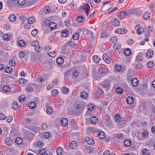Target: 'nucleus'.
<instances>
[{
  "label": "nucleus",
  "instance_id": "nucleus-1",
  "mask_svg": "<svg viewBox=\"0 0 155 155\" xmlns=\"http://www.w3.org/2000/svg\"><path fill=\"white\" fill-rule=\"evenodd\" d=\"M80 8L83 9L85 11V14L87 16H88L89 13V10L90 8L89 4L87 3H83L82 4Z\"/></svg>",
  "mask_w": 155,
  "mask_h": 155
},
{
  "label": "nucleus",
  "instance_id": "nucleus-2",
  "mask_svg": "<svg viewBox=\"0 0 155 155\" xmlns=\"http://www.w3.org/2000/svg\"><path fill=\"white\" fill-rule=\"evenodd\" d=\"M127 32V30L125 28H119L116 30L115 31V32L116 33L124 34L126 33Z\"/></svg>",
  "mask_w": 155,
  "mask_h": 155
},
{
  "label": "nucleus",
  "instance_id": "nucleus-3",
  "mask_svg": "<svg viewBox=\"0 0 155 155\" xmlns=\"http://www.w3.org/2000/svg\"><path fill=\"white\" fill-rule=\"evenodd\" d=\"M111 84V81L108 79H107L105 80L104 82L103 86V87L105 88L108 89L110 86Z\"/></svg>",
  "mask_w": 155,
  "mask_h": 155
},
{
  "label": "nucleus",
  "instance_id": "nucleus-4",
  "mask_svg": "<svg viewBox=\"0 0 155 155\" xmlns=\"http://www.w3.org/2000/svg\"><path fill=\"white\" fill-rule=\"evenodd\" d=\"M134 28L135 30H137V33L138 34H141L143 32V29L141 28V26L139 25H137Z\"/></svg>",
  "mask_w": 155,
  "mask_h": 155
},
{
  "label": "nucleus",
  "instance_id": "nucleus-5",
  "mask_svg": "<svg viewBox=\"0 0 155 155\" xmlns=\"http://www.w3.org/2000/svg\"><path fill=\"white\" fill-rule=\"evenodd\" d=\"M103 60L107 63L109 64L111 62L110 58L108 56L107 54H104L102 56Z\"/></svg>",
  "mask_w": 155,
  "mask_h": 155
},
{
  "label": "nucleus",
  "instance_id": "nucleus-6",
  "mask_svg": "<svg viewBox=\"0 0 155 155\" xmlns=\"http://www.w3.org/2000/svg\"><path fill=\"white\" fill-rule=\"evenodd\" d=\"M110 21L112 24L114 26H117L120 24L119 20L117 18L112 19Z\"/></svg>",
  "mask_w": 155,
  "mask_h": 155
},
{
  "label": "nucleus",
  "instance_id": "nucleus-7",
  "mask_svg": "<svg viewBox=\"0 0 155 155\" xmlns=\"http://www.w3.org/2000/svg\"><path fill=\"white\" fill-rule=\"evenodd\" d=\"M131 85L134 86H137L139 84V81L136 78H133L131 81Z\"/></svg>",
  "mask_w": 155,
  "mask_h": 155
},
{
  "label": "nucleus",
  "instance_id": "nucleus-8",
  "mask_svg": "<svg viewBox=\"0 0 155 155\" xmlns=\"http://www.w3.org/2000/svg\"><path fill=\"white\" fill-rule=\"evenodd\" d=\"M61 125L63 127L65 126L68 124V120L65 118H63L60 120Z\"/></svg>",
  "mask_w": 155,
  "mask_h": 155
},
{
  "label": "nucleus",
  "instance_id": "nucleus-9",
  "mask_svg": "<svg viewBox=\"0 0 155 155\" xmlns=\"http://www.w3.org/2000/svg\"><path fill=\"white\" fill-rule=\"evenodd\" d=\"M127 15V12L125 11H123L119 12L118 16L121 19L126 17Z\"/></svg>",
  "mask_w": 155,
  "mask_h": 155
},
{
  "label": "nucleus",
  "instance_id": "nucleus-10",
  "mask_svg": "<svg viewBox=\"0 0 155 155\" xmlns=\"http://www.w3.org/2000/svg\"><path fill=\"white\" fill-rule=\"evenodd\" d=\"M146 56L147 58H151L153 55V52L152 50H149L146 53Z\"/></svg>",
  "mask_w": 155,
  "mask_h": 155
},
{
  "label": "nucleus",
  "instance_id": "nucleus-11",
  "mask_svg": "<svg viewBox=\"0 0 155 155\" xmlns=\"http://www.w3.org/2000/svg\"><path fill=\"white\" fill-rule=\"evenodd\" d=\"M57 26L56 24L53 22H50L48 25V27L51 30H53L55 29Z\"/></svg>",
  "mask_w": 155,
  "mask_h": 155
},
{
  "label": "nucleus",
  "instance_id": "nucleus-12",
  "mask_svg": "<svg viewBox=\"0 0 155 155\" xmlns=\"http://www.w3.org/2000/svg\"><path fill=\"white\" fill-rule=\"evenodd\" d=\"M97 121V118L95 116L91 117L90 118V121L92 124L96 123Z\"/></svg>",
  "mask_w": 155,
  "mask_h": 155
},
{
  "label": "nucleus",
  "instance_id": "nucleus-13",
  "mask_svg": "<svg viewBox=\"0 0 155 155\" xmlns=\"http://www.w3.org/2000/svg\"><path fill=\"white\" fill-rule=\"evenodd\" d=\"M85 18L82 15H80L78 16L77 18L78 21L79 22L82 23L85 20Z\"/></svg>",
  "mask_w": 155,
  "mask_h": 155
},
{
  "label": "nucleus",
  "instance_id": "nucleus-14",
  "mask_svg": "<svg viewBox=\"0 0 155 155\" xmlns=\"http://www.w3.org/2000/svg\"><path fill=\"white\" fill-rule=\"evenodd\" d=\"M69 35L68 31L66 29H64L61 33L62 36L64 37H66Z\"/></svg>",
  "mask_w": 155,
  "mask_h": 155
},
{
  "label": "nucleus",
  "instance_id": "nucleus-15",
  "mask_svg": "<svg viewBox=\"0 0 155 155\" xmlns=\"http://www.w3.org/2000/svg\"><path fill=\"white\" fill-rule=\"evenodd\" d=\"M64 59L61 57H59L57 58L56 60L57 63L59 65L62 64L64 62Z\"/></svg>",
  "mask_w": 155,
  "mask_h": 155
},
{
  "label": "nucleus",
  "instance_id": "nucleus-16",
  "mask_svg": "<svg viewBox=\"0 0 155 155\" xmlns=\"http://www.w3.org/2000/svg\"><path fill=\"white\" fill-rule=\"evenodd\" d=\"M78 143L75 141H72L70 144V146L72 149H75L77 146Z\"/></svg>",
  "mask_w": 155,
  "mask_h": 155
},
{
  "label": "nucleus",
  "instance_id": "nucleus-17",
  "mask_svg": "<svg viewBox=\"0 0 155 155\" xmlns=\"http://www.w3.org/2000/svg\"><path fill=\"white\" fill-rule=\"evenodd\" d=\"M150 17V14L147 12H145L143 14V18L145 20L148 19Z\"/></svg>",
  "mask_w": 155,
  "mask_h": 155
},
{
  "label": "nucleus",
  "instance_id": "nucleus-18",
  "mask_svg": "<svg viewBox=\"0 0 155 155\" xmlns=\"http://www.w3.org/2000/svg\"><path fill=\"white\" fill-rule=\"evenodd\" d=\"M126 101L128 104H131L134 102V98L132 97L129 96L127 97Z\"/></svg>",
  "mask_w": 155,
  "mask_h": 155
},
{
  "label": "nucleus",
  "instance_id": "nucleus-19",
  "mask_svg": "<svg viewBox=\"0 0 155 155\" xmlns=\"http://www.w3.org/2000/svg\"><path fill=\"white\" fill-rule=\"evenodd\" d=\"M15 141L17 144L19 145L21 144L22 143L23 140L20 137H18L15 139Z\"/></svg>",
  "mask_w": 155,
  "mask_h": 155
},
{
  "label": "nucleus",
  "instance_id": "nucleus-20",
  "mask_svg": "<svg viewBox=\"0 0 155 155\" xmlns=\"http://www.w3.org/2000/svg\"><path fill=\"white\" fill-rule=\"evenodd\" d=\"M18 106L17 101H13L12 104V109L14 110H16L18 109Z\"/></svg>",
  "mask_w": 155,
  "mask_h": 155
},
{
  "label": "nucleus",
  "instance_id": "nucleus-21",
  "mask_svg": "<svg viewBox=\"0 0 155 155\" xmlns=\"http://www.w3.org/2000/svg\"><path fill=\"white\" fill-rule=\"evenodd\" d=\"M18 127L16 126L13 127L11 130V133L13 135L15 134L18 131Z\"/></svg>",
  "mask_w": 155,
  "mask_h": 155
},
{
  "label": "nucleus",
  "instance_id": "nucleus-22",
  "mask_svg": "<svg viewBox=\"0 0 155 155\" xmlns=\"http://www.w3.org/2000/svg\"><path fill=\"white\" fill-rule=\"evenodd\" d=\"M100 60V58L97 55H94L93 57V61L94 63H98Z\"/></svg>",
  "mask_w": 155,
  "mask_h": 155
},
{
  "label": "nucleus",
  "instance_id": "nucleus-23",
  "mask_svg": "<svg viewBox=\"0 0 155 155\" xmlns=\"http://www.w3.org/2000/svg\"><path fill=\"white\" fill-rule=\"evenodd\" d=\"M63 152V150L61 147L58 148L56 150L57 154V155H61Z\"/></svg>",
  "mask_w": 155,
  "mask_h": 155
},
{
  "label": "nucleus",
  "instance_id": "nucleus-24",
  "mask_svg": "<svg viewBox=\"0 0 155 155\" xmlns=\"http://www.w3.org/2000/svg\"><path fill=\"white\" fill-rule=\"evenodd\" d=\"M35 21V19L33 17H31L28 18V22L30 24L34 23Z\"/></svg>",
  "mask_w": 155,
  "mask_h": 155
},
{
  "label": "nucleus",
  "instance_id": "nucleus-25",
  "mask_svg": "<svg viewBox=\"0 0 155 155\" xmlns=\"http://www.w3.org/2000/svg\"><path fill=\"white\" fill-rule=\"evenodd\" d=\"M124 52L125 55L128 56L130 54L131 51L129 48H126L124 50Z\"/></svg>",
  "mask_w": 155,
  "mask_h": 155
},
{
  "label": "nucleus",
  "instance_id": "nucleus-26",
  "mask_svg": "<svg viewBox=\"0 0 155 155\" xmlns=\"http://www.w3.org/2000/svg\"><path fill=\"white\" fill-rule=\"evenodd\" d=\"M131 141L129 139H126L124 142V145L126 147L129 146L131 145Z\"/></svg>",
  "mask_w": 155,
  "mask_h": 155
},
{
  "label": "nucleus",
  "instance_id": "nucleus-27",
  "mask_svg": "<svg viewBox=\"0 0 155 155\" xmlns=\"http://www.w3.org/2000/svg\"><path fill=\"white\" fill-rule=\"evenodd\" d=\"M114 118L116 122H120L121 120V116L118 114L114 116Z\"/></svg>",
  "mask_w": 155,
  "mask_h": 155
},
{
  "label": "nucleus",
  "instance_id": "nucleus-28",
  "mask_svg": "<svg viewBox=\"0 0 155 155\" xmlns=\"http://www.w3.org/2000/svg\"><path fill=\"white\" fill-rule=\"evenodd\" d=\"M62 92L64 94H67L68 93L69 90L66 87H63L61 89Z\"/></svg>",
  "mask_w": 155,
  "mask_h": 155
},
{
  "label": "nucleus",
  "instance_id": "nucleus-29",
  "mask_svg": "<svg viewBox=\"0 0 155 155\" xmlns=\"http://www.w3.org/2000/svg\"><path fill=\"white\" fill-rule=\"evenodd\" d=\"M88 96L87 93L85 91H82L81 92V97L83 99L87 98Z\"/></svg>",
  "mask_w": 155,
  "mask_h": 155
},
{
  "label": "nucleus",
  "instance_id": "nucleus-30",
  "mask_svg": "<svg viewBox=\"0 0 155 155\" xmlns=\"http://www.w3.org/2000/svg\"><path fill=\"white\" fill-rule=\"evenodd\" d=\"M110 41L113 43H116L117 41V38L116 37H111L110 39Z\"/></svg>",
  "mask_w": 155,
  "mask_h": 155
},
{
  "label": "nucleus",
  "instance_id": "nucleus-31",
  "mask_svg": "<svg viewBox=\"0 0 155 155\" xmlns=\"http://www.w3.org/2000/svg\"><path fill=\"white\" fill-rule=\"evenodd\" d=\"M8 18L10 21L12 22L15 21L16 19V16L13 14H12L10 15Z\"/></svg>",
  "mask_w": 155,
  "mask_h": 155
},
{
  "label": "nucleus",
  "instance_id": "nucleus-32",
  "mask_svg": "<svg viewBox=\"0 0 155 155\" xmlns=\"http://www.w3.org/2000/svg\"><path fill=\"white\" fill-rule=\"evenodd\" d=\"M121 45L120 43H117L114 44L113 45V47L114 48L116 49H118L120 48Z\"/></svg>",
  "mask_w": 155,
  "mask_h": 155
},
{
  "label": "nucleus",
  "instance_id": "nucleus-33",
  "mask_svg": "<svg viewBox=\"0 0 155 155\" xmlns=\"http://www.w3.org/2000/svg\"><path fill=\"white\" fill-rule=\"evenodd\" d=\"M154 63L152 61H150L147 64V66L149 68H152L154 66Z\"/></svg>",
  "mask_w": 155,
  "mask_h": 155
},
{
  "label": "nucleus",
  "instance_id": "nucleus-34",
  "mask_svg": "<svg viewBox=\"0 0 155 155\" xmlns=\"http://www.w3.org/2000/svg\"><path fill=\"white\" fill-rule=\"evenodd\" d=\"M5 142L6 144L8 146H10L12 144V140L9 138H5Z\"/></svg>",
  "mask_w": 155,
  "mask_h": 155
},
{
  "label": "nucleus",
  "instance_id": "nucleus-35",
  "mask_svg": "<svg viewBox=\"0 0 155 155\" xmlns=\"http://www.w3.org/2000/svg\"><path fill=\"white\" fill-rule=\"evenodd\" d=\"M150 153L149 150L146 149H143L142 155H150Z\"/></svg>",
  "mask_w": 155,
  "mask_h": 155
},
{
  "label": "nucleus",
  "instance_id": "nucleus-36",
  "mask_svg": "<svg viewBox=\"0 0 155 155\" xmlns=\"http://www.w3.org/2000/svg\"><path fill=\"white\" fill-rule=\"evenodd\" d=\"M28 105L30 108L33 109L36 106V103L34 102H31L28 104Z\"/></svg>",
  "mask_w": 155,
  "mask_h": 155
},
{
  "label": "nucleus",
  "instance_id": "nucleus-37",
  "mask_svg": "<svg viewBox=\"0 0 155 155\" xmlns=\"http://www.w3.org/2000/svg\"><path fill=\"white\" fill-rule=\"evenodd\" d=\"M47 113L49 114H52L53 112V110L51 107H47L46 110Z\"/></svg>",
  "mask_w": 155,
  "mask_h": 155
},
{
  "label": "nucleus",
  "instance_id": "nucleus-38",
  "mask_svg": "<svg viewBox=\"0 0 155 155\" xmlns=\"http://www.w3.org/2000/svg\"><path fill=\"white\" fill-rule=\"evenodd\" d=\"M3 89L5 92H7L10 91L11 87L9 86L6 85L3 87Z\"/></svg>",
  "mask_w": 155,
  "mask_h": 155
},
{
  "label": "nucleus",
  "instance_id": "nucleus-39",
  "mask_svg": "<svg viewBox=\"0 0 155 155\" xmlns=\"http://www.w3.org/2000/svg\"><path fill=\"white\" fill-rule=\"evenodd\" d=\"M18 45L20 47H23L25 45V41L23 40H19L18 42Z\"/></svg>",
  "mask_w": 155,
  "mask_h": 155
},
{
  "label": "nucleus",
  "instance_id": "nucleus-40",
  "mask_svg": "<svg viewBox=\"0 0 155 155\" xmlns=\"http://www.w3.org/2000/svg\"><path fill=\"white\" fill-rule=\"evenodd\" d=\"M105 134L102 132H101L98 133V137L100 139H102L105 138Z\"/></svg>",
  "mask_w": 155,
  "mask_h": 155
},
{
  "label": "nucleus",
  "instance_id": "nucleus-41",
  "mask_svg": "<svg viewBox=\"0 0 155 155\" xmlns=\"http://www.w3.org/2000/svg\"><path fill=\"white\" fill-rule=\"evenodd\" d=\"M26 3L25 0H17V3L20 6L24 5Z\"/></svg>",
  "mask_w": 155,
  "mask_h": 155
},
{
  "label": "nucleus",
  "instance_id": "nucleus-42",
  "mask_svg": "<svg viewBox=\"0 0 155 155\" xmlns=\"http://www.w3.org/2000/svg\"><path fill=\"white\" fill-rule=\"evenodd\" d=\"M38 31L36 29H33L31 32V35L33 36H36L38 34Z\"/></svg>",
  "mask_w": 155,
  "mask_h": 155
},
{
  "label": "nucleus",
  "instance_id": "nucleus-43",
  "mask_svg": "<svg viewBox=\"0 0 155 155\" xmlns=\"http://www.w3.org/2000/svg\"><path fill=\"white\" fill-rule=\"evenodd\" d=\"M58 91L56 89H53L51 91V93L53 96H55L58 95Z\"/></svg>",
  "mask_w": 155,
  "mask_h": 155
},
{
  "label": "nucleus",
  "instance_id": "nucleus-44",
  "mask_svg": "<svg viewBox=\"0 0 155 155\" xmlns=\"http://www.w3.org/2000/svg\"><path fill=\"white\" fill-rule=\"evenodd\" d=\"M12 69L9 66H7L5 69V71L7 73H10L12 71Z\"/></svg>",
  "mask_w": 155,
  "mask_h": 155
},
{
  "label": "nucleus",
  "instance_id": "nucleus-45",
  "mask_svg": "<svg viewBox=\"0 0 155 155\" xmlns=\"http://www.w3.org/2000/svg\"><path fill=\"white\" fill-rule=\"evenodd\" d=\"M79 36V34L78 33H75L72 37V39L74 40L78 39Z\"/></svg>",
  "mask_w": 155,
  "mask_h": 155
},
{
  "label": "nucleus",
  "instance_id": "nucleus-46",
  "mask_svg": "<svg viewBox=\"0 0 155 155\" xmlns=\"http://www.w3.org/2000/svg\"><path fill=\"white\" fill-rule=\"evenodd\" d=\"M3 38L4 40L8 41L10 38V36L8 34H5L3 35Z\"/></svg>",
  "mask_w": 155,
  "mask_h": 155
},
{
  "label": "nucleus",
  "instance_id": "nucleus-47",
  "mask_svg": "<svg viewBox=\"0 0 155 155\" xmlns=\"http://www.w3.org/2000/svg\"><path fill=\"white\" fill-rule=\"evenodd\" d=\"M37 81L38 82L42 83L44 82L45 81V79H44L42 77L40 76L37 79Z\"/></svg>",
  "mask_w": 155,
  "mask_h": 155
},
{
  "label": "nucleus",
  "instance_id": "nucleus-48",
  "mask_svg": "<svg viewBox=\"0 0 155 155\" xmlns=\"http://www.w3.org/2000/svg\"><path fill=\"white\" fill-rule=\"evenodd\" d=\"M79 74V72L76 71H75L73 72L72 77L73 78H76L78 76V75Z\"/></svg>",
  "mask_w": 155,
  "mask_h": 155
},
{
  "label": "nucleus",
  "instance_id": "nucleus-49",
  "mask_svg": "<svg viewBox=\"0 0 155 155\" xmlns=\"http://www.w3.org/2000/svg\"><path fill=\"white\" fill-rule=\"evenodd\" d=\"M148 136V132L146 130H143L142 133V137H146Z\"/></svg>",
  "mask_w": 155,
  "mask_h": 155
},
{
  "label": "nucleus",
  "instance_id": "nucleus-50",
  "mask_svg": "<svg viewBox=\"0 0 155 155\" xmlns=\"http://www.w3.org/2000/svg\"><path fill=\"white\" fill-rule=\"evenodd\" d=\"M74 107L77 110H80L81 108L80 104L77 103L74 104Z\"/></svg>",
  "mask_w": 155,
  "mask_h": 155
},
{
  "label": "nucleus",
  "instance_id": "nucleus-51",
  "mask_svg": "<svg viewBox=\"0 0 155 155\" xmlns=\"http://www.w3.org/2000/svg\"><path fill=\"white\" fill-rule=\"evenodd\" d=\"M38 44L39 41H34L31 42V45L32 46H36L38 45Z\"/></svg>",
  "mask_w": 155,
  "mask_h": 155
},
{
  "label": "nucleus",
  "instance_id": "nucleus-52",
  "mask_svg": "<svg viewBox=\"0 0 155 155\" xmlns=\"http://www.w3.org/2000/svg\"><path fill=\"white\" fill-rule=\"evenodd\" d=\"M8 123L11 122L13 120V117L12 116H7L5 117Z\"/></svg>",
  "mask_w": 155,
  "mask_h": 155
},
{
  "label": "nucleus",
  "instance_id": "nucleus-53",
  "mask_svg": "<svg viewBox=\"0 0 155 155\" xmlns=\"http://www.w3.org/2000/svg\"><path fill=\"white\" fill-rule=\"evenodd\" d=\"M42 49V47H41L39 46L37 48H35V50L36 52H41Z\"/></svg>",
  "mask_w": 155,
  "mask_h": 155
},
{
  "label": "nucleus",
  "instance_id": "nucleus-54",
  "mask_svg": "<svg viewBox=\"0 0 155 155\" xmlns=\"http://www.w3.org/2000/svg\"><path fill=\"white\" fill-rule=\"evenodd\" d=\"M43 136L46 139L48 138L50 136V134L48 132H45L43 133Z\"/></svg>",
  "mask_w": 155,
  "mask_h": 155
},
{
  "label": "nucleus",
  "instance_id": "nucleus-55",
  "mask_svg": "<svg viewBox=\"0 0 155 155\" xmlns=\"http://www.w3.org/2000/svg\"><path fill=\"white\" fill-rule=\"evenodd\" d=\"M49 7H46L43 9V12L45 13H48L49 12Z\"/></svg>",
  "mask_w": 155,
  "mask_h": 155
},
{
  "label": "nucleus",
  "instance_id": "nucleus-56",
  "mask_svg": "<svg viewBox=\"0 0 155 155\" xmlns=\"http://www.w3.org/2000/svg\"><path fill=\"white\" fill-rule=\"evenodd\" d=\"M107 127L112 128L114 127L111 121H108L106 123Z\"/></svg>",
  "mask_w": 155,
  "mask_h": 155
},
{
  "label": "nucleus",
  "instance_id": "nucleus-57",
  "mask_svg": "<svg viewBox=\"0 0 155 155\" xmlns=\"http://www.w3.org/2000/svg\"><path fill=\"white\" fill-rule=\"evenodd\" d=\"M94 108L93 105L92 104H89L87 106V109L91 111Z\"/></svg>",
  "mask_w": 155,
  "mask_h": 155
},
{
  "label": "nucleus",
  "instance_id": "nucleus-58",
  "mask_svg": "<svg viewBox=\"0 0 155 155\" xmlns=\"http://www.w3.org/2000/svg\"><path fill=\"white\" fill-rule=\"evenodd\" d=\"M48 54L49 56L52 58L54 57L56 55V52L55 51H53L52 52H50Z\"/></svg>",
  "mask_w": 155,
  "mask_h": 155
},
{
  "label": "nucleus",
  "instance_id": "nucleus-59",
  "mask_svg": "<svg viewBox=\"0 0 155 155\" xmlns=\"http://www.w3.org/2000/svg\"><path fill=\"white\" fill-rule=\"evenodd\" d=\"M25 99V98L24 95H21V96L19 97L18 100L20 102L24 101Z\"/></svg>",
  "mask_w": 155,
  "mask_h": 155
},
{
  "label": "nucleus",
  "instance_id": "nucleus-60",
  "mask_svg": "<svg viewBox=\"0 0 155 155\" xmlns=\"http://www.w3.org/2000/svg\"><path fill=\"white\" fill-rule=\"evenodd\" d=\"M18 56L20 58H22L25 56V53L23 51H21L18 54Z\"/></svg>",
  "mask_w": 155,
  "mask_h": 155
},
{
  "label": "nucleus",
  "instance_id": "nucleus-61",
  "mask_svg": "<svg viewBox=\"0 0 155 155\" xmlns=\"http://www.w3.org/2000/svg\"><path fill=\"white\" fill-rule=\"evenodd\" d=\"M116 92L118 94H121L123 92V89L121 88H117L116 90Z\"/></svg>",
  "mask_w": 155,
  "mask_h": 155
},
{
  "label": "nucleus",
  "instance_id": "nucleus-62",
  "mask_svg": "<svg viewBox=\"0 0 155 155\" xmlns=\"http://www.w3.org/2000/svg\"><path fill=\"white\" fill-rule=\"evenodd\" d=\"M9 65L12 66H13L15 64V61L14 60H12L9 61Z\"/></svg>",
  "mask_w": 155,
  "mask_h": 155
},
{
  "label": "nucleus",
  "instance_id": "nucleus-63",
  "mask_svg": "<svg viewBox=\"0 0 155 155\" xmlns=\"http://www.w3.org/2000/svg\"><path fill=\"white\" fill-rule=\"evenodd\" d=\"M33 90L32 87L30 86H28L26 87L25 91L28 92H31Z\"/></svg>",
  "mask_w": 155,
  "mask_h": 155
},
{
  "label": "nucleus",
  "instance_id": "nucleus-64",
  "mask_svg": "<svg viewBox=\"0 0 155 155\" xmlns=\"http://www.w3.org/2000/svg\"><path fill=\"white\" fill-rule=\"evenodd\" d=\"M87 143L89 145H93L95 142L91 138L88 141H87Z\"/></svg>",
  "mask_w": 155,
  "mask_h": 155
}]
</instances>
